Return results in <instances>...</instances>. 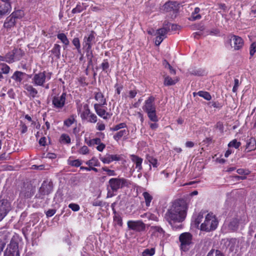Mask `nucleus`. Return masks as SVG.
Wrapping results in <instances>:
<instances>
[{"label":"nucleus","instance_id":"nucleus-35","mask_svg":"<svg viewBox=\"0 0 256 256\" xmlns=\"http://www.w3.org/2000/svg\"><path fill=\"white\" fill-rule=\"evenodd\" d=\"M114 222L116 224H118V226H122V217L118 213H116V211H114Z\"/></svg>","mask_w":256,"mask_h":256},{"label":"nucleus","instance_id":"nucleus-17","mask_svg":"<svg viewBox=\"0 0 256 256\" xmlns=\"http://www.w3.org/2000/svg\"><path fill=\"white\" fill-rule=\"evenodd\" d=\"M120 156L118 154H106L104 156H100V160L104 164H108L113 161H119Z\"/></svg>","mask_w":256,"mask_h":256},{"label":"nucleus","instance_id":"nucleus-57","mask_svg":"<svg viewBox=\"0 0 256 256\" xmlns=\"http://www.w3.org/2000/svg\"><path fill=\"white\" fill-rule=\"evenodd\" d=\"M86 56L90 60V62H92V58H93V54L92 52L91 49H86Z\"/></svg>","mask_w":256,"mask_h":256},{"label":"nucleus","instance_id":"nucleus-62","mask_svg":"<svg viewBox=\"0 0 256 256\" xmlns=\"http://www.w3.org/2000/svg\"><path fill=\"white\" fill-rule=\"evenodd\" d=\"M164 38H162L160 36H157L156 37V40H155V44L156 46H158L160 45L161 42H162V40H164Z\"/></svg>","mask_w":256,"mask_h":256},{"label":"nucleus","instance_id":"nucleus-20","mask_svg":"<svg viewBox=\"0 0 256 256\" xmlns=\"http://www.w3.org/2000/svg\"><path fill=\"white\" fill-rule=\"evenodd\" d=\"M232 40L234 43L233 47L236 50L240 49L244 46V41L240 36H234L232 38Z\"/></svg>","mask_w":256,"mask_h":256},{"label":"nucleus","instance_id":"nucleus-22","mask_svg":"<svg viewBox=\"0 0 256 256\" xmlns=\"http://www.w3.org/2000/svg\"><path fill=\"white\" fill-rule=\"evenodd\" d=\"M24 75L25 74L24 72L17 70L14 73L11 78L14 80L18 85H20L22 82Z\"/></svg>","mask_w":256,"mask_h":256},{"label":"nucleus","instance_id":"nucleus-8","mask_svg":"<svg viewBox=\"0 0 256 256\" xmlns=\"http://www.w3.org/2000/svg\"><path fill=\"white\" fill-rule=\"evenodd\" d=\"M66 94L62 93L60 95H57L53 97L52 104L53 107L56 109H62L66 104Z\"/></svg>","mask_w":256,"mask_h":256},{"label":"nucleus","instance_id":"nucleus-30","mask_svg":"<svg viewBox=\"0 0 256 256\" xmlns=\"http://www.w3.org/2000/svg\"><path fill=\"white\" fill-rule=\"evenodd\" d=\"M24 16V12L21 10H17L12 12L10 16L14 18V19L16 20L17 19H20L22 18Z\"/></svg>","mask_w":256,"mask_h":256},{"label":"nucleus","instance_id":"nucleus-31","mask_svg":"<svg viewBox=\"0 0 256 256\" xmlns=\"http://www.w3.org/2000/svg\"><path fill=\"white\" fill-rule=\"evenodd\" d=\"M95 99L99 102L98 104H106V100L101 92H96L94 96Z\"/></svg>","mask_w":256,"mask_h":256},{"label":"nucleus","instance_id":"nucleus-18","mask_svg":"<svg viewBox=\"0 0 256 256\" xmlns=\"http://www.w3.org/2000/svg\"><path fill=\"white\" fill-rule=\"evenodd\" d=\"M103 104H94V108L96 114L104 119L106 120L110 118V115L102 107Z\"/></svg>","mask_w":256,"mask_h":256},{"label":"nucleus","instance_id":"nucleus-14","mask_svg":"<svg viewBox=\"0 0 256 256\" xmlns=\"http://www.w3.org/2000/svg\"><path fill=\"white\" fill-rule=\"evenodd\" d=\"M154 98L151 96L146 100L142 106V109L146 112L156 110V106L154 104Z\"/></svg>","mask_w":256,"mask_h":256},{"label":"nucleus","instance_id":"nucleus-41","mask_svg":"<svg viewBox=\"0 0 256 256\" xmlns=\"http://www.w3.org/2000/svg\"><path fill=\"white\" fill-rule=\"evenodd\" d=\"M76 122L75 117L74 115L70 116L68 118L64 121V125L70 127Z\"/></svg>","mask_w":256,"mask_h":256},{"label":"nucleus","instance_id":"nucleus-64","mask_svg":"<svg viewBox=\"0 0 256 256\" xmlns=\"http://www.w3.org/2000/svg\"><path fill=\"white\" fill-rule=\"evenodd\" d=\"M20 131L22 134H24L28 130L27 126L23 123H21L20 124Z\"/></svg>","mask_w":256,"mask_h":256},{"label":"nucleus","instance_id":"nucleus-10","mask_svg":"<svg viewBox=\"0 0 256 256\" xmlns=\"http://www.w3.org/2000/svg\"><path fill=\"white\" fill-rule=\"evenodd\" d=\"M52 190V184L48 182H44L39 190V193L36 197L38 198H43L46 195L48 194Z\"/></svg>","mask_w":256,"mask_h":256},{"label":"nucleus","instance_id":"nucleus-59","mask_svg":"<svg viewBox=\"0 0 256 256\" xmlns=\"http://www.w3.org/2000/svg\"><path fill=\"white\" fill-rule=\"evenodd\" d=\"M72 43L76 48H78L80 46V42L78 38H74L72 41Z\"/></svg>","mask_w":256,"mask_h":256},{"label":"nucleus","instance_id":"nucleus-13","mask_svg":"<svg viewBox=\"0 0 256 256\" xmlns=\"http://www.w3.org/2000/svg\"><path fill=\"white\" fill-rule=\"evenodd\" d=\"M127 224L130 229L136 232H142L146 228V225L142 220H128Z\"/></svg>","mask_w":256,"mask_h":256},{"label":"nucleus","instance_id":"nucleus-63","mask_svg":"<svg viewBox=\"0 0 256 256\" xmlns=\"http://www.w3.org/2000/svg\"><path fill=\"white\" fill-rule=\"evenodd\" d=\"M106 148V144L100 142L96 148V150L99 152H102Z\"/></svg>","mask_w":256,"mask_h":256},{"label":"nucleus","instance_id":"nucleus-32","mask_svg":"<svg viewBox=\"0 0 256 256\" xmlns=\"http://www.w3.org/2000/svg\"><path fill=\"white\" fill-rule=\"evenodd\" d=\"M16 60H18L23 56L24 51L20 48H14L12 50Z\"/></svg>","mask_w":256,"mask_h":256},{"label":"nucleus","instance_id":"nucleus-60","mask_svg":"<svg viewBox=\"0 0 256 256\" xmlns=\"http://www.w3.org/2000/svg\"><path fill=\"white\" fill-rule=\"evenodd\" d=\"M56 212V210L54 209H50L46 212L47 217H51L54 216Z\"/></svg>","mask_w":256,"mask_h":256},{"label":"nucleus","instance_id":"nucleus-6","mask_svg":"<svg viewBox=\"0 0 256 256\" xmlns=\"http://www.w3.org/2000/svg\"><path fill=\"white\" fill-rule=\"evenodd\" d=\"M80 116L82 120H86L88 122L95 123L97 121L96 116L92 113L88 104H84L83 110L80 112Z\"/></svg>","mask_w":256,"mask_h":256},{"label":"nucleus","instance_id":"nucleus-38","mask_svg":"<svg viewBox=\"0 0 256 256\" xmlns=\"http://www.w3.org/2000/svg\"><path fill=\"white\" fill-rule=\"evenodd\" d=\"M86 164L90 166H98L100 165L98 160L94 157H93L91 160L87 161Z\"/></svg>","mask_w":256,"mask_h":256},{"label":"nucleus","instance_id":"nucleus-54","mask_svg":"<svg viewBox=\"0 0 256 256\" xmlns=\"http://www.w3.org/2000/svg\"><path fill=\"white\" fill-rule=\"evenodd\" d=\"M256 52V42H252L250 48V56H253Z\"/></svg>","mask_w":256,"mask_h":256},{"label":"nucleus","instance_id":"nucleus-28","mask_svg":"<svg viewBox=\"0 0 256 256\" xmlns=\"http://www.w3.org/2000/svg\"><path fill=\"white\" fill-rule=\"evenodd\" d=\"M256 148V140L252 138H250L246 142V149L248 152L252 151Z\"/></svg>","mask_w":256,"mask_h":256},{"label":"nucleus","instance_id":"nucleus-3","mask_svg":"<svg viewBox=\"0 0 256 256\" xmlns=\"http://www.w3.org/2000/svg\"><path fill=\"white\" fill-rule=\"evenodd\" d=\"M108 184V188H110L112 192H116L120 188L128 186L130 182L124 178H116L110 179Z\"/></svg>","mask_w":256,"mask_h":256},{"label":"nucleus","instance_id":"nucleus-43","mask_svg":"<svg viewBox=\"0 0 256 256\" xmlns=\"http://www.w3.org/2000/svg\"><path fill=\"white\" fill-rule=\"evenodd\" d=\"M84 4H81L80 3H78V4H77L76 7L72 9V13H73V14L80 13V12H82V11H83L84 10Z\"/></svg>","mask_w":256,"mask_h":256},{"label":"nucleus","instance_id":"nucleus-44","mask_svg":"<svg viewBox=\"0 0 256 256\" xmlns=\"http://www.w3.org/2000/svg\"><path fill=\"white\" fill-rule=\"evenodd\" d=\"M198 94L205 100H209L212 98L210 94L206 92L200 91L198 92Z\"/></svg>","mask_w":256,"mask_h":256},{"label":"nucleus","instance_id":"nucleus-46","mask_svg":"<svg viewBox=\"0 0 256 256\" xmlns=\"http://www.w3.org/2000/svg\"><path fill=\"white\" fill-rule=\"evenodd\" d=\"M206 256H224V254L218 250H210Z\"/></svg>","mask_w":256,"mask_h":256},{"label":"nucleus","instance_id":"nucleus-33","mask_svg":"<svg viewBox=\"0 0 256 256\" xmlns=\"http://www.w3.org/2000/svg\"><path fill=\"white\" fill-rule=\"evenodd\" d=\"M57 38L59 39L65 46H68L70 42L64 33H60L58 34Z\"/></svg>","mask_w":256,"mask_h":256},{"label":"nucleus","instance_id":"nucleus-58","mask_svg":"<svg viewBox=\"0 0 256 256\" xmlns=\"http://www.w3.org/2000/svg\"><path fill=\"white\" fill-rule=\"evenodd\" d=\"M234 86L232 88V92H236L238 90V88L240 86L239 80L237 78H235L234 80Z\"/></svg>","mask_w":256,"mask_h":256},{"label":"nucleus","instance_id":"nucleus-61","mask_svg":"<svg viewBox=\"0 0 256 256\" xmlns=\"http://www.w3.org/2000/svg\"><path fill=\"white\" fill-rule=\"evenodd\" d=\"M96 129L98 130L102 131L105 130V124L102 122H98L96 124Z\"/></svg>","mask_w":256,"mask_h":256},{"label":"nucleus","instance_id":"nucleus-48","mask_svg":"<svg viewBox=\"0 0 256 256\" xmlns=\"http://www.w3.org/2000/svg\"><path fill=\"white\" fill-rule=\"evenodd\" d=\"M101 67L103 71L108 73L109 70L110 64L107 60H104L101 64Z\"/></svg>","mask_w":256,"mask_h":256},{"label":"nucleus","instance_id":"nucleus-7","mask_svg":"<svg viewBox=\"0 0 256 256\" xmlns=\"http://www.w3.org/2000/svg\"><path fill=\"white\" fill-rule=\"evenodd\" d=\"M181 248L184 251L188 250L192 244V236L188 232L181 234L179 237Z\"/></svg>","mask_w":256,"mask_h":256},{"label":"nucleus","instance_id":"nucleus-26","mask_svg":"<svg viewBox=\"0 0 256 256\" xmlns=\"http://www.w3.org/2000/svg\"><path fill=\"white\" fill-rule=\"evenodd\" d=\"M142 196L144 200L146 206L147 207H150V204L153 200L152 196L148 192H144L142 193Z\"/></svg>","mask_w":256,"mask_h":256},{"label":"nucleus","instance_id":"nucleus-12","mask_svg":"<svg viewBox=\"0 0 256 256\" xmlns=\"http://www.w3.org/2000/svg\"><path fill=\"white\" fill-rule=\"evenodd\" d=\"M247 222L248 220L246 216L243 215L240 217L232 219L228 224V228L232 230H237L240 224H244Z\"/></svg>","mask_w":256,"mask_h":256},{"label":"nucleus","instance_id":"nucleus-4","mask_svg":"<svg viewBox=\"0 0 256 256\" xmlns=\"http://www.w3.org/2000/svg\"><path fill=\"white\" fill-rule=\"evenodd\" d=\"M51 72L46 71L40 72L34 75L32 82L36 86H42L46 81L49 80L51 78Z\"/></svg>","mask_w":256,"mask_h":256},{"label":"nucleus","instance_id":"nucleus-1","mask_svg":"<svg viewBox=\"0 0 256 256\" xmlns=\"http://www.w3.org/2000/svg\"><path fill=\"white\" fill-rule=\"evenodd\" d=\"M188 204L184 199H178L173 202L165 214L164 218L170 223L180 222L185 219Z\"/></svg>","mask_w":256,"mask_h":256},{"label":"nucleus","instance_id":"nucleus-9","mask_svg":"<svg viewBox=\"0 0 256 256\" xmlns=\"http://www.w3.org/2000/svg\"><path fill=\"white\" fill-rule=\"evenodd\" d=\"M18 248V243L12 240L4 252V256H20Z\"/></svg>","mask_w":256,"mask_h":256},{"label":"nucleus","instance_id":"nucleus-24","mask_svg":"<svg viewBox=\"0 0 256 256\" xmlns=\"http://www.w3.org/2000/svg\"><path fill=\"white\" fill-rule=\"evenodd\" d=\"M131 160L136 164V168L138 169V171L141 170H142V158L136 155H132Z\"/></svg>","mask_w":256,"mask_h":256},{"label":"nucleus","instance_id":"nucleus-47","mask_svg":"<svg viewBox=\"0 0 256 256\" xmlns=\"http://www.w3.org/2000/svg\"><path fill=\"white\" fill-rule=\"evenodd\" d=\"M60 141L64 144H70V138L66 134H62L60 138Z\"/></svg>","mask_w":256,"mask_h":256},{"label":"nucleus","instance_id":"nucleus-55","mask_svg":"<svg viewBox=\"0 0 256 256\" xmlns=\"http://www.w3.org/2000/svg\"><path fill=\"white\" fill-rule=\"evenodd\" d=\"M89 149L86 146H82L78 150V153L81 154H87L89 153Z\"/></svg>","mask_w":256,"mask_h":256},{"label":"nucleus","instance_id":"nucleus-49","mask_svg":"<svg viewBox=\"0 0 256 256\" xmlns=\"http://www.w3.org/2000/svg\"><path fill=\"white\" fill-rule=\"evenodd\" d=\"M102 170L106 172L108 176H116V175L114 170H110L106 166L102 167Z\"/></svg>","mask_w":256,"mask_h":256},{"label":"nucleus","instance_id":"nucleus-40","mask_svg":"<svg viewBox=\"0 0 256 256\" xmlns=\"http://www.w3.org/2000/svg\"><path fill=\"white\" fill-rule=\"evenodd\" d=\"M101 142V140L100 138H96L92 140H90L86 142V144L89 146H94V145H98Z\"/></svg>","mask_w":256,"mask_h":256},{"label":"nucleus","instance_id":"nucleus-37","mask_svg":"<svg viewBox=\"0 0 256 256\" xmlns=\"http://www.w3.org/2000/svg\"><path fill=\"white\" fill-rule=\"evenodd\" d=\"M5 58L6 60V62L8 64L12 63L14 61L16 60L15 59L12 50V52H10L7 53L6 54Z\"/></svg>","mask_w":256,"mask_h":256},{"label":"nucleus","instance_id":"nucleus-15","mask_svg":"<svg viewBox=\"0 0 256 256\" xmlns=\"http://www.w3.org/2000/svg\"><path fill=\"white\" fill-rule=\"evenodd\" d=\"M95 38V34L93 32L85 36L82 42L83 47L85 49H92V42Z\"/></svg>","mask_w":256,"mask_h":256},{"label":"nucleus","instance_id":"nucleus-34","mask_svg":"<svg viewBox=\"0 0 256 256\" xmlns=\"http://www.w3.org/2000/svg\"><path fill=\"white\" fill-rule=\"evenodd\" d=\"M82 161L79 159L76 160H72L70 158L68 160V164L72 166L78 167L80 166L82 164Z\"/></svg>","mask_w":256,"mask_h":256},{"label":"nucleus","instance_id":"nucleus-52","mask_svg":"<svg viewBox=\"0 0 256 256\" xmlns=\"http://www.w3.org/2000/svg\"><path fill=\"white\" fill-rule=\"evenodd\" d=\"M168 32V30L166 28H163L157 30L156 34L162 38H165V36Z\"/></svg>","mask_w":256,"mask_h":256},{"label":"nucleus","instance_id":"nucleus-53","mask_svg":"<svg viewBox=\"0 0 256 256\" xmlns=\"http://www.w3.org/2000/svg\"><path fill=\"white\" fill-rule=\"evenodd\" d=\"M126 128V124L124 122H122L114 126L112 128V130L113 131H118L121 128Z\"/></svg>","mask_w":256,"mask_h":256},{"label":"nucleus","instance_id":"nucleus-39","mask_svg":"<svg viewBox=\"0 0 256 256\" xmlns=\"http://www.w3.org/2000/svg\"><path fill=\"white\" fill-rule=\"evenodd\" d=\"M149 119L153 122H157L158 120V116L156 114V110L148 112H146Z\"/></svg>","mask_w":256,"mask_h":256},{"label":"nucleus","instance_id":"nucleus-2","mask_svg":"<svg viewBox=\"0 0 256 256\" xmlns=\"http://www.w3.org/2000/svg\"><path fill=\"white\" fill-rule=\"evenodd\" d=\"M203 214H198L196 220V222L198 224L202 222L200 229L201 230L210 232L214 230L218 226V222L216 216L212 212L206 214L204 216V218L202 222Z\"/></svg>","mask_w":256,"mask_h":256},{"label":"nucleus","instance_id":"nucleus-23","mask_svg":"<svg viewBox=\"0 0 256 256\" xmlns=\"http://www.w3.org/2000/svg\"><path fill=\"white\" fill-rule=\"evenodd\" d=\"M16 24V20L12 18L10 16H8L6 19L4 24V28H6L7 30H10L12 28H14Z\"/></svg>","mask_w":256,"mask_h":256},{"label":"nucleus","instance_id":"nucleus-56","mask_svg":"<svg viewBox=\"0 0 256 256\" xmlns=\"http://www.w3.org/2000/svg\"><path fill=\"white\" fill-rule=\"evenodd\" d=\"M68 207L74 212H77L80 210V206L76 204L72 203L68 205Z\"/></svg>","mask_w":256,"mask_h":256},{"label":"nucleus","instance_id":"nucleus-45","mask_svg":"<svg viewBox=\"0 0 256 256\" xmlns=\"http://www.w3.org/2000/svg\"><path fill=\"white\" fill-rule=\"evenodd\" d=\"M146 160L150 162V164H152L154 167L156 168L158 166V160L156 158L152 156H147Z\"/></svg>","mask_w":256,"mask_h":256},{"label":"nucleus","instance_id":"nucleus-11","mask_svg":"<svg viewBox=\"0 0 256 256\" xmlns=\"http://www.w3.org/2000/svg\"><path fill=\"white\" fill-rule=\"evenodd\" d=\"M10 210V203L7 200H0V221L6 216Z\"/></svg>","mask_w":256,"mask_h":256},{"label":"nucleus","instance_id":"nucleus-42","mask_svg":"<svg viewBox=\"0 0 256 256\" xmlns=\"http://www.w3.org/2000/svg\"><path fill=\"white\" fill-rule=\"evenodd\" d=\"M0 70L2 74H8L10 72V67L4 63H0Z\"/></svg>","mask_w":256,"mask_h":256},{"label":"nucleus","instance_id":"nucleus-27","mask_svg":"<svg viewBox=\"0 0 256 256\" xmlns=\"http://www.w3.org/2000/svg\"><path fill=\"white\" fill-rule=\"evenodd\" d=\"M178 81L177 77L172 78L169 76H165L164 78V85L166 86H170L175 84Z\"/></svg>","mask_w":256,"mask_h":256},{"label":"nucleus","instance_id":"nucleus-16","mask_svg":"<svg viewBox=\"0 0 256 256\" xmlns=\"http://www.w3.org/2000/svg\"><path fill=\"white\" fill-rule=\"evenodd\" d=\"M152 234L160 240H164L165 234L163 229L158 226H152L150 227Z\"/></svg>","mask_w":256,"mask_h":256},{"label":"nucleus","instance_id":"nucleus-50","mask_svg":"<svg viewBox=\"0 0 256 256\" xmlns=\"http://www.w3.org/2000/svg\"><path fill=\"white\" fill-rule=\"evenodd\" d=\"M154 249H146L142 253V256H152L154 254Z\"/></svg>","mask_w":256,"mask_h":256},{"label":"nucleus","instance_id":"nucleus-25","mask_svg":"<svg viewBox=\"0 0 256 256\" xmlns=\"http://www.w3.org/2000/svg\"><path fill=\"white\" fill-rule=\"evenodd\" d=\"M25 90L28 92L29 96L34 98L37 96L38 92L32 86L26 84L24 86Z\"/></svg>","mask_w":256,"mask_h":256},{"label":"nucleus","instance_id":"nucleus-29","mask_svg":"<svg viewBox=\"0 0 256 256\" xmlns=\"http://www.w3.org/2000/svg\"><path fill=\"white\" fill-rule=\"evenodd\" d=\"M51 52L57 58H59L60 56V46L58 44H54Z\"/></svg>","mask_w":256,"mask_h":256},{"label":"nucleus","instance_id":"nucleus-5","mask_svg":"<svg viewBox=\"0 0 256 256\" xmlns=\"http://www.w3.org/2000/svg\"><path fill=\"white\" fill-rule=\"evenodd\" d=\"M35 192V188L30 184H24L22 186L20 197L22 199H28L32 196Z\"/></svg>","mask_w":256,"mask_h":256},{"label":"nucleus","instance_id":"nucleus-51","mask_svg":"<svg viewBox=\"0 0 256 256\" xmlns=\"http://www.w3.org/2000/svg\"><path fill=\"white\" fill-rule=\"evenodd\" d=\"M240 144L241 143L240 142H238L236 140H233L229 142L228 146L229 147H233L236 148H238Z\"/></svg>","mask_w":256,"mask_h":256},{"label":"nucleus","instance_id":"nucleus-21","mask_svg":"<svg viewBox=\"0 0 256 256\" xmlns=\"http://www.w3.org/2000/svg\"><path fill=\"white\" fill-rule=\"evenodd\" d=\"M129 134V130H122L120 131H118L116 133L113 138L116 142H118L119 140L123 138L124 140H126L128 138V136Z\"/></svg>","mask_w":256,"mask_h":256},{"label":"nucleus","instance_id":"nucleus-36","mask_svg":"<svg viewBox=\"0 0 256 256\" xmlns=\"http://www.w3.org/2000/svg\"><path fill=\"white\" fill-rule=\"evenodd\" d=\"M200 12V9L199 8H194V12L192 13V16L190 18V20H199L201 18V16L198 14Z\"/></svg>","mask_w":256,"mask_h":256},{"label":"nucleus","instance_id":"nucleus-19","mask_svg":"<svg viewBox=\"0 0 256 256\" xmlns=\"http://www.w3.org/2000/svg\"><path fill=\"white\" fill-rule=\"evenodd\" d=\"M12 7L9 2H2L0 5V19L5 14L9 13L11 10Z\"/></svg>","mask_w":256,"mask_h":256}]
</instances>
